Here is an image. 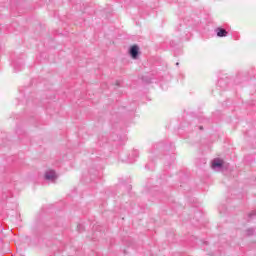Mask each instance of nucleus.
<instances>
[{
  "label": "nucleus",
  "mask_w": 256,
  "mask_h": 256,
  "mask_svg": "<svg viewBox=\"0 0 256 256\" xmlns=\"http://www.w3.org/2000/svg\"><path fill=\"white\" fill-rule=\"evenodd\" d=\"M129 54L132 59H137L139 57V46L133 45L130 47Z\"/></svg>",
  "instance_id": "obj_1"
},
{
  "label": "nucleus",
  "mask_w": 256,
  "mask_h": 256,
  "mask_svg": "<svg viewBox=\"0 0 256 256\" xmlns=\"http://www.w3.org/2000/svg\"><path fill=\"white\" fill-rule=\"evenodd\" d=\"M45 179H47L48 181H55V179H57V174L54 170L47 171L45 173Z\"/></svg>",
  "instance_id": "obj_2"
},
{
  "label": "nucleus",
  "mask_w": 256,
  "mask_h": 256,
  "mask_svg": "<svg viewBox=\"0 0 256 256\" xmlns=\"http://www.w3.org/2000/svg\"><path fill=\"white\" fill-rule=\"evenodd\" d=\"M223 167V160L216 158L212 161V169H221Z\"/></svg>",
  "instance_id": "obj_3"
},
{
  "label": "nucleus",
  "mask_w": 256,
  "mask_h": 256,
  "mask_svg": "<svg viewBox=\"0 0 256 256\" xmlns=\"http://www.w3.org/2000/svg\"><path fill=\"white\" fill-rule=\"evenodd\" d=\"M217 37H227L228 32L223 28H216Z\"/></svg>",
  "instance_id": "obj_4"
},
{
  "label": "nucleus",
  "mask_w": 256,
  "mask_h": 256,
  "mask_svg": "<svg viewBox=\"0 0 256 256\" xmlns=\"http://www.w3.org/2000/svg\"><path fill=\"white\" fill-rule=\"evenodd\" d=\"M251 215H255V212H252V214Z\"/></svg>",
  "instance_id": "obj_5"
}]
</instances>
